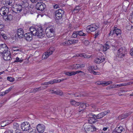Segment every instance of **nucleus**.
I'll return each instance as SVG.
<instances>
[{"label": "nucleus", "instance_id": "22", "mask_svg": "<svg viewBox=\"0 0 133 133\" xmlns=\"http://www.w3.org/2000/svg\"><path fill=\"white\" fill-rule=\"evenodd\" d=\"M97 118H96V117H94L89 119L88 120L89 123L92 124L94 123L97 121Z\"/></svg>", "mask_w": 133, "mask_h": 133}, {"label": "nucleus", "instance_id": "64", "mask_svg": "<svg viewBox=\"0 0 133 133\" xmlns=\"http://www.w3.org/2000/svg\"><path fill=\"white\" fill-rule=\"evenodd\" d=\"M91 73L94 74V75H97V72H96L94 71V70L92 71H91Z\"/></svg>", "mask_w": 133, "mask_h": 133}, {"label": "nucleus", "instance_id": "45", "mask_svg": "<svg viewBox=\"0 0 133 133\" xmlns=\"http://www.w3.org/2000/svg\"><path fill=\"white\" fill-rule=\"evenodd\" d=\"M92 66H90L88 67V69L89 72L91 73V71H93V69L92 68Z\"/></svg>", "mask_w": 133, "mask_h": 133}, {"label": "nucleus", "instance_id": "58", "mask_svg": "<svg viewBox=\"0 0 133 133\" xmlns=\"http://www.w3.org/2000/svg\"><path fill=\"white\" fill-rule=\"evenodd\" d=\"M84 110L83 109H82V108H79V110L78 111L79 112H81L83 113V111H84Z\"/></svg>", "mask_w": 133, "mask_h": 133}, {"label": "nucleus", "instance_id": "53", "mask_svg": "<svg viewBox=\"0 0 133 133\" xmlns=\"http://www.w3.org/2000/svg\"><path fill=\"white\" fill-rule=\"evenodd\" d=\"M32 3H36L38 1H40L41 0H30Z\"/></svg>", "mask_w": 133, "mask_h": 133}, {"label": "nucleus", "instance_id": "24", "mask_svg": "<svg viewBox=\"0 0 133 133\" xmlns=\"http://www.w3.org/2000/svg\"><path fill=\"white\" fill-rule=\"evenodd\" d=\"M78 64H72L70 66L69 68L72 69L77 70L79 68Z\"/></svg>", "mask_w": 133, "mask_h": 133}, {"label": "nucleus", "instance_id": "20", "mask_svg": "<svg viewBox=\"0 0 133 133\" xmlns=\"http://www.w3.org/2000/svg\"><path fill=\"white\" fill-rule=\"evenodd\" d=\"M70 102L72 105L75 107H77L79 106L80 104V102H77L73 100L70 101Z\"/></svg>", "mask_w": 133, "mask_h": 133}, {"label": "nucleus", "instance_id": "35", "mask_svg": "<svg viewBox=\"0 0 133 133\" xmlns=\"http://www.w3.org/2000/svg\"><path fill=\"white\" fill-rule=\"evenodd\" d=\"M73 71L72 72H67L65 73V74L69 76H71L72 75H74V73H73Z\"/></svg>", "mask_w": 133, "mask_h": 133}, {"label": "nucleus", "instance_id": "33", "mask_svg": "<svg viewBox=\"0 0 133 133\" xmlns=\"http://www.w3.org/2000/svg\"><path fill=\"white\" fill-rule=\"evenodd\" d=\"M77 32V31H74L72 35V38H75L78 37Z\"/></svg>", "mask_w": 133, "mask_h": 133}, {"label": "nucleus", "instance_id": "28", "mask_svg": "<svg viewBox=\"0 0 133 133\" xmlns=\"http://www.w3.org/2000/svg\"><path fill=\"white\" fill-rule=\"evenodd\" d=\"M11 49L14 51H21V48L18 46L12 47H11Z\"/></svg>", "mask_w": 133, "mask_h": 133}, {"label": "nucleus", "instance_id": "10", "mask_svg": "<svg viewBox=\"0 0 133 133\" xmlns=\"http://www.w3.org/2000/svg\"><path fill=\"white\" fill-rule=\"evenodd\" d=\"M36 8L38 10L42 11L44 10L46 6L45 4L43 2H38L36 5Z\"/></svg>", "mask_w": 133, "mask_h": 133}, {"label": "nucleus", "instance_id": "49", "mask_svg": "<svg viewBox=\"0 0 133 133\" xmlns=\"http://www.w3.org/2000/svg\"><path fill=\"white\" fill-rule=\"evenodd\" d=\"M99 31H98L97 32H95V38H96L99 35Z\"/></svg>", "mask_w": 133, "mask_h": 133}, {"label": "nucleus", "instance_id": "46", "mask_svg": "<svg viewBox=\"0 0 133 133\" xmlns=\"http://www.w3.org/2000/svg\"><path fill=\"white\" fill-rule=\"evenodd\" d=\"M106 46H103V50L104 51H106L108 49H109V48L108 47H107Z\"/></svg>", "mask_w": 133, "mask_h": 133}, {"label": "nucleus", "instance_id": "44", "mask_svg": "<svg viewBox=\"0 0 133 133\" xmlns=\"http://www.w3.org/2000/svg\"><path fill=\"white\" fill-rule=\"evenodd\" d=\"M55 82H56V81L55 80L54 81V80L53 81H50L47 82V83L48 85H49L50 84H52L54 83H55Z\"/></svg>", "mask_w": 133, "mask_h": 133}, {"label": "nucleus", "instance_id": "19", "mask_svg": "<svg viewBox=\"0 0 133 133\" xmlns=\"http://www.w3.org/2000/svg\"><path fill=\"white\" fill-rule=\"evenodd\" d=\"M50 91L52 93L60 96H62L63 94V92L60 90H57L56 91H54L53 90H50Z\"/></svg>", "mask_w": 133, "mask_h": 133}, {"label": "nucleus", "instance_id": "27", "mask_svg": "<svg viewBox=\"0 0 133 133\" xmlns=\"http://www.w3.org/2000/svg\"><path fill=\"white\" fill-rule=\"evenodd\" d=\"M96 116H95V117H96V118H97V119H99L101 118L104 116L102 112L98 114L97 115H96Z\"/></svg>", "mask_w": 133, "mask_h": 133}, {"label": "nucleus", "instance_id": "17", "mask_svg": "<svg viewBox=\"0 0 133 133\" xmlns=\"http://www.w3.org/2000/svg\"><path fill=\"white\" fill-rule=\"evenodd\" d=\"M132 113V112H130L125 114H122L119 116L118 117V118L119 119H122L127 117L129 115H131Z\"/></svg>", "mask_w": 133, "mask_h": 133}, {"label": "nucleus", "instance_id": "48", "mask_svg": "<svg viewBox=\"0 0 133 133\" xmlns=\"http://www.w3.org/2000/svg\"><path fill=\"white\" fill-rule=\"evenodd\" d=\"M62 44L64 46H66L69 45L68 41H66L65 42L62 43Z\"/></svg>", "mask_w": 133, "mask_h": 133}, {"label": "nucleus", "instance_id": "14", "mask_svg": "<svg viewBox=\"0 0 133 133\" xmlns=\"http://www.w3.org/2000/svg\"><path fill=\"white\" fill-rule=\"evenodd\" d=\"M113 28L115 35H116V36H118L119 37L121 36L122 32L120 29L118 28L117 27L115 26Z\"/></svg>", "mask_w": 133, "mask_h": 133}, {"label": "nucleus", "instance_id": "52", "mask_svg": "<svg viewBox=\"0 0 133 133\" xmlns=\"http://www.w3.org/2000/svg\"><path fill=\"white\" fill-rule=\"evenodd\" d=\"M89 42L88 41L86 40L84 42V44L86 45L89 44Z\"/></svg>", "mask_w": 133, "mask_h": 133}, {"label": "nucleus", "instance_id": "3", "mask_svg": "<svg viewBox=\"0 0 133 133\" xmlns=\"http://www.w3.org/2000/svg\"><path fill=\"white\" fill-rule=\"evenodd\" d=\"M126 50L124 47L120 48L118 50L117 55L116 56L117 59L118 61L123 60L126 54Z\"/></svg>", "mask_w": 133, "mask_h": 133}, {"label": "nucleus", "instance_id": "39", "mask_svg": "<svg viewBox=\"0 0 133 133\" xmlns=\"http://www.w3.org/2000/svg\"><path fill=\"white\" fill-rule=\"evenodd\" d=\"M7 79L8 80L11 82H12L14 81V78L13 77H8Z\"/></svg>", "mask_w": 133, "mask_h": 133}, {"label": "nucleus", "instance_id": "2", "mask_svg": "<svg viewBox=\"0 0 133 133\" xmlns=\"http://www.w3.org/2000/svg\"><path fill=\"white\" fill-rule=\"evenodd\" d=\"M30 30L32 35L36 36L38 38H42L45 36L44 31H43L42 28H36L32 27L30 28Z\"/></svg>", "mask_w": 133, "mask_h": 133}, {"label": "nucleus", "instance_id": "47", "mask_svg": "<svg viewBox=\"0 0 133 133\" xmlns=\"http://www.w3.org/2000/svg\"><path fill=\"white\" fill-rule=\"evenodd\" d=\"M113 88H114V85H110L109 87H107V89H109Z\"/></svg>", "mask_w": 133, "mask_h": 133}, {"label": "nucleus", "instance_id": "1", "mask_svg": "<svg viewBox=\"0 0 133 133\" xmlns=\"http://www.w3.org/2000/svg\"><path fill=\"white\" fill-rule=\"evenodd\" d=\"M0 53L3 55V58L5 61H9L11 59V52L6 44L0 45Z\"/></svg>", "mask_w": 133, "mask_h": 133}, {"label": "nucleus", "instance_id": "56", "mask_svg": "<svg viewBox=\"0 0 133 133\" xmlns=\"http://www.w3.org/2000/svg\"><path fill=\"white\" fill-rule=\"evenodd\" d=\"M130 53L131 56L133 55V48L131 49L130 51Z\"/></svg>", "mask_w": 133, "mask_h": 133}, {"label": "nucleus", "instance_id": "13", "mask_svg": "<svg viewBox=\"0 0 133 133\" xmlns=\"http://www.w3.org/2000/svg\"><path fill=\"white\" fill-rule=\"evenodd\" d=\"M17 36L19 38H22L24 36L23 30L21 28L18 29L17 31Z\"/></svg>", "mask_w": 133, "mask_h": 133}, {"label": "nucleus", "instance_id": "50", "mask_svg": "<svg viewBox=\"0 0 133 133\" xmlns=\"http://www.w3.org/2000/svg\"><path fill=\"white\" fill-rule=\"evenodd\" d=\"M114 31V29L112 31V32L111 31L110 32V33L109 34V36H111L113 35H115V33Z\"/></svg>", "mask_w": 133, "mask_h": 133}, {"label": "nucleus", "instance_id": "41", "mask_svg": "<svg viewBox=\"0 0 133 133\" xmlns=\"http://www.w3.org/2000/svg\"><path fill=\"white\" fill-rule=\"evenodd\" d=\"M73 72H74L73 73H74V75H75L79 73H82L83 74V75H84L85 74L84 72H83L82 71H80V70L76 71H73Z\"/></svg>", "mask_w": 133, "mask_h": 133}, {"label": "nucleus", "instance_id": "4", "mask_svg": "<svg viewBox=\"0 0 133 133\" xmlns=\"http://www.w3.org/2000/svg\"><path fill=\"white\" fill-rule=\"evenodd\" d=\"M55 28L54 27L50 26L47 28L45 30L46 36L48 38L52 37L55 33Z\"/></svg>", "mask_w": 133, "mask_h": 133}, {"label": "nucleus", "instance_id": "38", "mask_svg": "<svg viewBox=\"0 0 133 133\" xmlns=\"http://www.w3.org/2000/svg\"><path fill=\"white\" fill-rule=\"evenodd\" d=\"M12 87H10L8 89L6 90L4 92H3L4 93L3 95H5L9 92L12 89Z\"/></svg>", "mask_w": 133, "mask_h": 133}, {"label": "nucleus", "instance_id": "31", "mask_svg": "<svg viewBox=\"0 0 133 133\" xmlns=\"http://www.w3.org/2000/svg\"><path fill=\"white\" fill-rule=\"evenodd\" d=\"M7 12V10H3L2 9L0 11V14L2 16H4V15H6V12Z\"/></svg>", "mask_w": 133, "mask_h": 133}, {"label": "nucleus", "instance_id": "7", "mask_svg": "<svg viewBox=\"0 0 133 133\" xmlns=\"http://www.w3.org/2000/svg\"><path fill=\"white\" fill-rule=\"evenodd\" d=\"M55 49L53 47H50L48 51L44 53L43 55L42 56V59H45L50 55H51L53 52L54 51Z\"/></svg>", "mask_w": 133, "mask_h": 133}, {"label": "nucleus", "instance_id": "12", "mask_svg": "<svg viewBox=\"0 0 133 133\" xmlns=\"http://www.w3.org/2000/svg\"><path fill=\"white\" fill-rule=\"evenodd\" d=\"M32 35L30 32H28L25 34L24 37L25 39L28 41H30L32 39Z\"/></svg>", "mask_w": 133, "mask_h": 133}, {"label": "nucleus", "instance_id": "23", "mask_svg": "<svg viewBox=\"0 0 133 133\" xmlns=\"http://www.w3.org/2000/svg\"><path fill=\"white\" fill-rule=\"evenodd\" d=\"M56 106H50L49 107V108L47 107V108H46V109H49L50 110L52 111L53 113H54L56 110Z\"/></svg>", "mask_w": 133, "mask_h": 133}, {"label": "nucleus", "instance_id": "37", "mask_svg": "<svg viewBox=\"0 0 133 133\" xmlns=\"http://www.w3.org/2000/svg\"><path fill=\"white\" fill-rule=\"evenodd\" d=\"M96 115L93 114L92 113L89 114L87 116L88 118H89V119L92 118H94L96 116Z\"/></svg>", "mask_w": 133, "mask_h": 133}, {"label": "nucleus", "instance_id": "34", "mask_svg": "<svg viewBox=\"0 0 133 133\" xmlns=\"http://www.w3.org/2000/svg\"><path fill=\"white\" fill-rule=\"evenodd\" d=\"M19 125L18 123H14L13 124V128L15 129H16V130H17L19 128Z\"/></svg>", "mask_w": 133, "mask_h": 133}, {"label": "nucleus", "instance_id": "30", "mask_svg": "<svg viewBox=\"0 0 133 133\" xmlns=\"http://www.w3.org/2000/svg\"><path fill=\"white\" fill-rule=\"evenodd\" d=\"M23 59L22 58H19L18 57H16L15 60L14 61V62L22 63L23 62Z\"/></svg>", "mask_w": 133, "mask_h": 133}, {"label": "nucleus", "instance_id": "15", "mask_svg": "<svg viewBox=\"0 0 133 133\" xmlns=\"http://www.w3.org/2000/svg\"><path fill=\"white\" fill-rule=\"evenodd\" d=\"M112 83V82L111 81H104V82L99 81L96 83L97 85H107L109 84H111Z\"/></svg>", "mask_w": 133, "mask_h": 133}, {"label": "nucleus", "instance_id": "18", "mask_svg": "<svg viewBox=\"0 0 133 133\" xmlns=\"http://www.w3.org/2000/svg\"><path fill=\"white\" fill-rule=\"evenodd\" d=\"M5 21H11L13 18V16L11 14H6L3 17Z\"/></svg>", "mask_w": 133, "mask_h": 133}, {"label": "nucleus", "instance_id": "25", "mask_svg": "<svg viewBox=\"0 0 133 133\" xmlns=\"http://www.w3.org/2000/svg\"><path fill=\"white\" fill-rule=\"evenodd\" d=\"M68 42L69 45H70L74 43H76L78 42V40L70 39L68 41Z\"/></svg>", "mask_w": 133, "mask_h": 133}, {"label": "nucleus", "instance_id": "63", "mask_svg": "<svg viewBox=\"0 0 133 133\" xmlns=\"http://www.w3.org/2000/svg\"><path fill=\"white\" fill-rule=\"evenodd\" d=\"M55 80L56 81V82H55V83H57V82H61V81L60 80V79H58L57 80H56V79H54V81Z\"/></svg>", "mask_w": 133, "mask_h": 133}, {"label": "nucleus", "instance_id": "29", "mask_svg": "<svg viewBox=\"0 0 133 133\" xmlns=\"http://www.w3.org/2000/svg\"><path fill=\"white\" fill-rule=\"evenodd\" d=\"M77 33H78L77 35L78 37L79 36H85L86 35V34L83 32V31H77Z\"/></svg>", "mask_w": 133, "mask_h": 133}, {"label": "nucleus", "instance_id": "16", "mask_svg": "<svg viewBox=\"0 0 133 133\" xmlns=\"http://www.w3.org/2000/svg\"><path fill=\"white\" fill-rule=\"evenodd\" d=\"M105 60L104 58L103 57H98L95 58L94 62L97 64H99L103 62Z\"/></svg>", "mask_w": 133, "mask_h": 133}, {"label": "nucleus", "instance_id": "36", "mask_svg": "<svg viewBox=\"0 0 133 133\" xmlns=\"http://www.w3.org/2000/svg\"><path fill=\"white\" fill-rule=\"evenodd\" d=\"M80 106L79 107V108H82L84 110L85 108V103H80Z\"/></svg>", "mask_w": 133, "mask_h": 133}, {"label": "nucleus", "instance_id": "8", "mask_svg": "<svg viewBox=\"0 0 133 133\" xmlns=\"http://www.w3.org/2000/svg\"><path fill=\"white\" fill-rule=\"evenodd\" d=\"M21 128L23 131H27L30 130V125L29 123L24 122L21 124Z\"/></svg>", "mask_w": 133, "mask_h": 133}, {"label": "nucleus", "instance_id": "57", "mask_svg": "<svg viewBox=\"0 0 133 133\" xmlns=\"http://www.w3.org/2000/svg\"><path fill=\"white\" fill-rule=\"evenodd\" d=\"M36 130L35 129H33L31 131H30L29 133H36Z\"/></svg>", "mask_w": 133, "mask_h": 133}, {"label": "nucleus", "instance_id": "43", "mask_svg": "<svg viewBox=\"0 0 133 133\" xmlns=\"http://www.w3.org/2000/svg\"><path fill=\"white\" fill-rule=\"evenodd\" d=\"M12 0H9L7 2L6 4L12 6Z\"/></svg>", "mask_w": 133, "mask_h": 133}, {"label": "nucleus", "instance_id": "59", "mask_svg": "<svg viewBox=\"0 0 133 133\" xmlns=\"http://www.w3.org/2000/svg\"><path fill=\"white\" fill-rule=\"evenodd\" d=\"M26 4H27V3L26 2H24V1L23 2L22 4L24 6V7H26L27 6V5H26Z\"/></svg>", "mask_w": 133, "mask_h": 133}, {"label": "nucleus", "instance_id": "51", "mask_svg": "<svg viewBox=\"0 0 133 133\" xmlns=\"http://www.w3.org/2000/svg\"><path fill=\"white\" fill-rule=\"evenodd\" d=\"M78 66H78L79 68H83L85 66V64H78Z\"/></svg>", "mask_w": 133, "mask_h": 133}, {"label": "nucleus", "instance_id": "55", "mask_svg": "<svg viewBox=\"0 0 133 133\" xmlns=\"http://www.w3.org/2000/svg\"><path fill=\"white\" fill-rule=\"evenodd\" d=\"M4 133H13V131L11 130H9Z\"/></svg>", "mask_w": 133, "mask_h": 133}, {"label": "nucleus", "instance_id": "6", "mask_svg": "<svg viewBox=\"0 0 133 133\" xmlns=\"http://www.w3.org/2000/svg\"><path fill=\"white\" fill-rule=\"evenodd\" d=\"M64 11L60 9H58L55 11V17L57 19H61L64 15Z\"/></svg>", "mask_w": 133, "mask_h": 133}, {"label": "nucleus", "instance_id": "62", "mask_svg": "<svg viewBox=\"0 0 133 133\" xmlns=\"http://www.w3.org/2000/svg\"><path fill=\"white\" fill-rule=\"evenodd\" d=\"M6 122H7V121H2L1 123V126H2V125H3V126H4V124H3V123H5Z\"/></svg>", "mask_w": 133, "mask_h": 133}, {"label": "nucleus", "instance_id": "54", "mask_svg": "<svg viewBox=\"0 0 133 133\" xmlns=\"http://www.w3.org/2000/svg\"><path fill=\"white\" fill-rule=\"evenodd\" d=\"M114 88H118L121 87V86H120V84H117V85H115L114 84Z\"/></svg>", "mask_w": 133, "mask_h": 133}, {"label": "nucleus", "instance_id": "60", "mask_svg": "<svg viewBox=\"0 0 133 133\" xmlns=\"http://www.w3.org/2000/svg\"><path fill=\"white\" fill-rule=\"evenodd\" d=\"M4 27V25L2 24H0V29H2Z\"/></svg>", "mask_w": 133, "mask_h": 133}, {"label": "nucleus", "instance_id": "42", "mask_svg": "<svg viewBox=\"0 0 133 133\" xmlns=\"http://www.w3.org/2000/svg\"><path fill=\"white\" fill-rule=\"evenodd\" d=\"M110 112V111L109 110H107V111L102 112L104 116H105L106 115H107Z\"/></svg>", "mask_w": 133, "mask_h": 133}, {"label": "nucleus", "instance_id": "32", "mask_svg": "<svg viewBox=\"0 0 133 133\" xmlns=\"http://www.w3.org/2000/svg\"><path fill=\"white\" fill-rule=\"evenodd\" d=\"M53 6V8L54 9H57L58 8H60L61 6L59 4H52Z\"/></svg>", "mask_w": 133, "mask_h": 133}, {"label": "nucleus", "instance_id": "11", "mask_svg": "<svg viewBox=\"0 0 133 133\" xmlns=\"http://www.w3.org/2000/svg\"><path fill=\"white\" fill-rule=\"evenodd\" d=\"M45 129V127L43 124H39L37 126V129L39 133H43Z\"/></svg>", "mask_w": 133, "mask_h": 133}, {"label": "nucleus", "instance_id": "26", "mask_svg": "<svg viewBox=\"0 0 133 133\" xmlns=\"http://www.w3.org/2000/svg\"><path fill=\"white\" fill-rule=\"evenodd\" d=\"M15 10H14L13 9H12V11L13 12H15L16 13H17V12L16 11H17V12L19 11V12H20L22 10V6L20 5L19 6V7L18 8H14Z\"/></svg>", "mask_w": 133, "mask_h": 133}, {"label": "nucleus", "instance_id": "40", "mask_svg": "<svg viewBox=\"0 0 133 133\" xmlns=\"http://www.w3.org/2000/svg\"><path fill=\"white\" fill-rule=\"evenodd\" d=\"M0 35H1L2 37L4 39L6 40L7 39V37L5 34L3 32H1L0 33Z\"/></svg>", "mask_w": 133, "mask_h": 133}, {"label": "nucleus", "instance_id": "21", "mask_svg": "<svg viewBox=\"0 0 133 133\" xmlns=\"http://www.w3.org/2000/svg\"><path fill=\"white\" fill-rule=\"evenodd\" d=\"M123 129V127L120 126L119 127H116L114 129V131L117 133H121Z\"/></svg>", "mask_w": 133, "mask_h": 133}, {"label": "nucleus", "instance_id": "61", "mask_svg": "<svg viewBox=\"0 0 133 133\" xmlns=\"http://www.w3.org/2000/svg\"><path fill=\"white\" fill-rule=\"evenodd\" d=\"M109 42H107L105 44L104 46H107V47H109Z\"/></svg>", "mask_w": 133, "mask_h": 133}, {"label": "nucleus", "instance_id": "9", "mask_svg": "<svg viewBox=\"0 0 133 133\" xmlns=\"http://www.w3.org/2000/svg\"><path fill=\"white\" fill-rule=\"evenodd\" d=\"M87 133H91L92 132L96 131V129L95 127L91 125H87L84 128Z\"/></svg>", "mask_w": 133, "mask_h": 133}, {"label": "nucleus", "instance_id": "5", "mask_svg": "<svg viewBox=\"0 0 133 133\" xmlns=\"http://www.w3.org/2000/svg\"><path fill=\"white\" fill-rule=\"evenodd\" d=\"M99 28V26H97L95 24H93L88 25L86 28L87 32H90L95 31Z\"/></svg>", "mask_w": 133, "mask_h": 133}]
</instances>
